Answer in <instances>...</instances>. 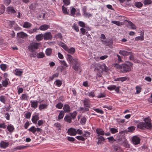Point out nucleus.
I'll return each mask as SVG.
<instances>
[{"mask_svg": "<svg viewBox=\"0 0 152 152\" xmlns=\"http://www.w3.org/2000/svg\"><path fill=\"white\" fill-rule=\"evenodd\" d=\"M145 123L140 122L137 125L138 128L142 129H151L152 128V126L151 123V120L149 117L145 118L144 119Z\"/></svg>", "mask_w": 152, "mask_h": 152, "instance_id": "nucleus-1", "label": "nucleus"}, {"mask_svg": "<svg viewBox=\"0 0 152 152\" xmlns=\"http://www.w3.org/2000/svg\"><path fill=\"white\" fill-rule=\"evenodd\" d=\"M133 64L130 62L122 64V69L123 71H121L122 73H126L130 72L132 69Z\"/></svg>", "mask_w": 152, "mask_h": 152, "instance_id": "nucleus-2", "label": "nucleus"}, {"mask_svg": "<svg viewBox=\"0 0 152 152\" xmlns=\"http://www.w3.org/2000/svg\"><path fill=\"white\" fill-rule=\"evenodd\" d=\"M40 44L36 42L31 43L28 47L29 50L31 52H33L39 48Z\"/></svg>", "mask_w": 152, "mask_h": 152, "instance_id": "nucleus-3", "label": "nucleus"}, {"mask_svg": "<svg viewBox=\"0 0 152 152\" xmlns=\"http://www.w3.org/2000/svg\"><path fill=\"white\" fill-rule=\"evenodd\" d=\"M72 64V68L76 71L80 69V63L79 60L76 58H75L73 60Z\"/></svg>", "mask_w": 152, "mask_h": 152, "instance_id": "nucleus-4", "label": "nucleus"}, {"mask_svg": "<svg viewBox=\"0 0 152 152\" xmlns=\"http://www.w3.org/2000/svg\"><path fill=\"white\" fill-rule=\"evenodd\" d=\"M67 132L70 135L75 136L77 134V130L71 128L68 130Z\"/></svg>", "mask_w": 152, "mask_h": 152, "instance_id": "nucleus-5", "label": "nucleus"}, {"mask_svg": "<svg viewBox=\"0 0 152 152\" xmlns=\"http://www.w3.org/2000/svg\"><path fill=\"white\" fill-rule=\"evenodd\" d=\"M86 7L85 6L84 7L82 8V10L83 11V15L85 17H91L92 15L89 13L87 12L86 11Z\"/></svg>", "mask_w": 152, "mask_h": 152, "instance_id": "nucleus-6", "label": "nucleus"}, {"mask_svg": "<svg viewBox=\"0 0 152 152\" xmlns=\"http://www.w3.org/2000/svg\"><path fill=\"white\" fill-rule=\"evenodd\" d=\"M108 90L110 91H112L115 90V91L118 93L119 92V87H116V86L114 85H111L108 86L107 88Z\"/></svg>", "mask_w": 152, "mask_h": 152, "instance_id": "nucleus-7", "label": "nucleus"}, {"mask_svg": "<svg viewBox=\"0 0 152 152\" xmlns=\"http://www.w3.org/2000/svg\"><path fill=\"white\" fill-rule=\"evenodd\" d=\"M140 138L136 136H134L132 137V141L133 143L135 145H137L140 142Z\"/></svg>", "mask_w": 152, "mask_h": 152, "instance_id": "nucleus-8", "label": "nucleus"}, {"mask_svg": "<svg viewBox=\"0 0 152 152\" xmlns=\"http://www.w3.org/2000/svg\"><path fill=\"white\" fill-rule=\"evenodd\" d=\"M96 139L98 140L97 142V143L98 145L101 144L103 141L105 140L104 138L102 136L98 135L96 137Z\"/></svg>", "mask_w": 152, "mask_h": 152, "instance_id": "nucleus-9", "label": "nucleus"}, {"mask_svg": "<svg viewBox=\"0 0 152 152\" xmlns=\"http://www.w3.org/2000/svg\"><path fill=\"white\" fill-rule=\"evenodd\" d=\"M30 103L32 108L36 109L37 107L39 102L37 100H31L30 101Z\"/></svg>", "mask_w": 152, "mask_h": 152, "instance_id": "nucleus-10", "label": "nucleus"}, {"mask_svg": "<svg viewBox=\"0 0 152 152\" xmlns=\"http://www.w3.org/2000/svg\"><path fill=\"white\" fill-rule=\"evenodd\" d=\"M43 36L45 40H50L52 37V36L50 32L45 33Z\"/></svg>", "mask_w": 152, "mask_h": 152, "instance_id": "nucleus-11", "label": "nucleus"}, {"mask_svg": "<svg viewBox=\"0 0 152 152\" xmlns=\"http://www.w3.org/2000/svg\"><path fill=\"white\" fill-rule=\"evenodd\" d=\"M99 67L102 70V71L104 72H107L109 70L105 64H103L100 65Z\"/></svg>", "mask_w": 152, "mask_h": 152, "instance_id": "nucleus-12", "label": "nucleus"}, {"mask_svg": "<svg viewBox=\"0 0 152 152\" xmlns=\"http://www.w3.org/2000/svg\"><path fill=\"white\" fill-rule=\"evenodd\" d=\"M9 145L8 142H6L4 141H1L0 143V147L1 148L5 149Z\"/></svg>", "mask_w": 152, "mask_h": 152, "instance_id": "nucleus-13", "label": "nucleus"}, {"mask_svg": "<svg viewBox=\"0 0 152 152\" xmlns=\"http://www.w3.org/2000/svg\"><path fill=\"white\" fill-rule=\"evenodd\" d=\"M17 35L18 37L19 38H24L28 36L27 34L23 32L18 33Z\"/></svg>", "mask_w": 152, "mask_h": 152, "instance_id": "nucleus-14", "label": "nucleus"}, {"mask_svg": "<svg viewBox=\"0 0 152 152\" xmlns=\"http://www.w3.org/2000/svg\"><path fill=\"white\" fill-rule=\"evenodd\" d=\"M96 132L98 135L103 136L104 135L105 132L101 128H97L96 130Z\"/></svg>", "mask_w": 152, "mask_h": 152, "instance_id": "nucleus-15", "label": "nucleus"}, {"mask_svg": "<svg viewBox=\"0 0 152 152\" xmlns=\"http://www.w3.org/2000/svg\"><path fill=\"white\" fill-rule=\"evenodd\" d=\"M7 11L9 14L15 13L16 12V11L14 9L13 7H8L7 9Z\"/></svg>", "mask_w": 152, "mask_h": 152, "instance_id": "nucleus-16", "label": "nucleus"}, {"mask_svg": "<svg viewBox=\"0 0 152 152\" xmlns=\"http://www.w3.org/2000/svg\"><path fill=\"white\" fill-rule=\"evenodd\" d=\"M131 52H128L125 50H120L119 52V54L124 56H128L131 54Z\"/></svg>", "mask_w": 152, "mask_h": 152, "instance_id": "nucleus-17", "label": "nucleus"}, {"mask_svg": "<svg viewBox=\"0 0 152 152\" xmlns=\"http://www.w3.org/2000/svg\"><path fill=\"white\" fill-rule=\"evenodd\" d=\"M49 27L50 26L49 25L44 24L40 26L39 29L41 30L45 31L48 29Z\"/></svg>", "mask_w": 152, "mask_h": 152, "instance_id": "nucleus-18", "label": "nucleus"}, {"mask_svg": "<svg viewBox=\"0 0 152 152\" xmlns=\"http://www.w3.org/2000/svg\"><path fill=\"white\" fill-rule=\"evenodd\" d=\"M15 75L18 76H20L22 75L23 72L19 69H17L15 71Z\"/></svg>", "mask_w": 152, "mask_h": 152, "instance_id": "nucleus-19", "label": "nucleus"}, {"mask_svg": "<svg viewBox=\"0 0 152 152\" xmlns=\"http://www.w3.org/2000/svg\"><path fill=\"white\" fill-rule=\"evenodd\" d=\"M31 26V24L27 21L24 22L23 25V27L24 28H29Z\"/></svg>", "mask_w": 152, "mask_h": 152, "instance_id": "nucleus-20", "label": "nucleus"}, {"mask_svg": "<svg viewBox=\"0 0 152 152\" xmlns=\"http://www.w3.org/2000/svg\"><path fill=\"white\" fill-rule=\"evenodd\" d=\"M63 109L65 113H69L70 111V108L68 104H65L64 105Z\"/></svg>", "mask_w": 152, "mask_h": 152, "instance_id": "nucleus-21", "label": "nucleus"}, {"mask_svg": "<svg viewBox=\"0 0 152 152\" xmlns=\"http://www.w3.org/2000/svg\"><path fill=\"white\" fill-rule=\"evenodd\" d=\"M39 119V117L38 115H36L32 116L31 120L33 123L36 124L37 123Z\"/></svg>", "mask_w": 152, "mask_h": 152, "instance_id": "nucleus-22", "label": "nucleus"}, {"mask_svg": "<svg viewBox=\"0 0 152 152\" xmlns=\"http://www.w3.org/2000/svg\"><path fill=\"white\" fill-rule=\"evenodd\" d=\"M83 103L84 104V105L86 107H89L90 106V103L89 100L88 99H86L83 101Z\"/></svg>", "mask_w": 152, "mask_h": 152, "instance_id": "nucleus-23", "label": "nucleus"}, {"mask_svg": "<svg viewBox=\"0 0 152 152\" xmlns=\"http://www.w3.org/2000/svg\"><path fill=\"white\" fill-rule=\"evenodd\" d=\"M48 105L46 104H42L39 106V109L40 111L46 109L47 108Z\"/></svg>", "mask_w": 152, "mask_h": 152, "instance_id": "nucleus-24", "label": "nucleus"}, {"mask_svg": "<svg viewBox=\"0 0 152 152\" xmlns=\"http://www.w3.org/2000/svg\"><path fill=\"white\" fill-rule=\"evenodd\" d=\"M127 78V77L125 76L123 77L117 78L115 79V81H121L123 82L126 80Z\"/></svg>", "mask_w": 152, "mask_h": 152, "instance_id": "nucleus-25", "label": "nucleus"}, {"mask_svg": "<svg viewBox=\"0 0 152 152\" xmlns=\"http://www.w3.org/2000/svg\"><path fill=\"white\" fill-rule=\"evenodd\" d=\"M114 151L117 152H122L121 148L118 145H114L113 146Z\"/></svg>", "mask_w": 152, "mask_h": 152, "instance_id": "nucleus-26", "label": "nucleus"}, {"mask_svg": "<svg viewBox=\"0 0 152 152\" xmlns=\"http://www.w3.org/2000/svg\"><path fill=\"white\" fill-rule=\"evenodd\" d=\"M43 35L41 34L37 35L35 38L37 40L39 41L43 39Z\"/></svg>", "mask_w": 152, "mask_h": 152, "instance_id": "nucleus-27", "label": "nucleus"}, {"mask_svg": "<svg viewBox=\"0 0 152 152\" xmlns=\"http://www.w3.org/2000/svg\"><path fill=\"white\" fill-rule=\"evenodd\" d=\"M8 79L6 78L4 80H2V84L3 86L4 87H6L8 84Z\"/></svg>", "mask_w": 152, "mask_h": 152, "instance_id": "nucleus-28", "label": "nucleus"}, {"mask_svg": "<svg viewBox=\"0 0 152 152\" xmlns=\"http://www.w3.org/2000/svg\"><path fill=\"white\" fill-rule=\"evenodd\" d=\"M142 151L144 152H148L149 149L148 147L145 145H144L142 147Z\"/></svg>", "mask_w": 152, "mask_h": 152, "instance_id": "nucleus-29", "label": "nucleus"}, {"mask_svg": "<svg viewBox=\"0 0 152 152\" xmlns=\"http://www.w3.org/2000/svg\"><path fill=\"white\" fill-rule=\"evenodd\" d=\"M71 116L69 115H66L64 118L65 121L69 123L71 122Z\"/></svg>", "mask_w": 152, "mask_h": 152, "instance_id": "nucleus-30", "label": "nucleus"}, {"mask_svg": "<svg viewBox=\"0 0 152 152\" xmlns=\"http://www.w3.org/2000/svg\"><path fill=\"white\" fill-rule=\"evenodd\" d=\"M128 25L130 26L131 28L132 29H135L136 28V26L132 22L129 21L128 22Z\"/></svg>", "mask_w": 152, "mask_h": 152, "instance_id": "nucleus-31", "label": "nucleus"}, {"mask_svg": "<svg viewBox=\"0 0 152 152\" xmlns=\"http://www.w3.org/2000/svg\"><path fill=\"white\" fill-rule=\"evenodd\" d=\"M7 129L10 132H13V131L14 129V126L11 125H8L7 126Z\"/></svg>", "mask_w": 152, "mask_h": 152, "instance_id": "nucleus-32", "label": "nucleus"}, {"mask_svg": "<svg viewBox=\"0 0 152 152\" xmlns=\"http://www.w3.org/2000/svg\"><path fill=\"white\" fill-rule=\"evenodd\" d=\"M52 53V50L50 48L47 49L45 51L46 54L47 56H50L51 55Z\"/></svg>", "mask_w": 152, "mask_h": 152, "instance_id": "nucleus-33", "label": "nucleus"}, {"mask_svg": "<svg viewBox=\"0 0 152 152\" xmlns=\"http://www.w3.org/2000/svg\"><path fill=\"white\" fill-rule=\"evenodd\" d=\"M67 59L69 61V62L70 63H73V59L72 56L69 54L67 55Z\"/></svg>", "mask_w": 152, "mask_h": 152, "instance_id": "nucleus-34", "label": "nucleus"}, {"mask_svg": "<svg viewBox=\"0 0 152 152\" xmlns=\"http://www.w3.org/2000/svg\"><path fill=\"white\" fill-rule=\"evenodd\" d=\"M27 147V146L24 145H20L14 148L16 150H21L24 149Z\"/></svg>", "mask_w": 152, "mask_h": 152, "instance_id": "nucleus-35", "label": "nucleus"}, {"mask_svg": "<svg viewBox=\"0 0 152 152\" xmlns=\"http://www.w3.org/2000/svg\"><path fill=\"white\" fill-rule=\"evenodd\" d=\"M84 134H83V136L84 137H86V139H87V137H89L90 136V133L88 131H84Z\"/></svg>", "mask_w": 152, "mask_h": 152, "instance_id": "nucleus-36", "label": "nucleus"}, {"mask_svg": "<svg viewBox=\"0 0 152 152\" xmlns=\"http://www.w3.org/2000/svg\"><path fill=\"white\" fill-rule=\"evenodd\" d=\"M64 115V112L63 111H61L60 112L58 117V119H62Z\"/></svg>", "mask_w": 152, "mask_h": 152, "instance_id": "nucleus-37", "label": "nucleus"}, {"mask_svg": "<svg viewBox=\"0 0 152 152\" xmlns=\"http://www.w3.org/2000/svg\"><path fill=\"white\" fill-rule=\"evenodd\" d=\"M113 66L117 69H122V64L119 65L117 64H114L113 65Z\"/></svg>", "mask_w": 152, "mask_h": 152, "instance_id": "nucleus-38", "label": "nucleus"}, {"mask_svg": "<svg viewBox=\"0 0 152 152\" xmlns=\"http://www.w3.org/2000/svg\"><path fill=\"white\" fill-rule=\"evenodd\" d=\"M70 116H71L72 119H74L75 117L77 115V112L76 111H74L72 113H70Z\"/></svg>", "mask_w": 152, "mask_h": 152, "instance_id": "nucleus-39", "label": "nucleus"}, {"mask_svg": "<svg viewBox=\"0 0 152 152\" xmlns=\"http://www.w3.org/2000/svg\"><path fill=\"white\" fill-rule=\"evenodd\" d=\"M28 97L26 94H23L20 97V99L22 100H27Z\"/></svg>", "mask_w": 152, "mask_h": 152, "instance_id": "nucleus-40", "label": "nucleus"}, {"mask_svg": "<svg viewBox=\"0 0 152 152\" xmlns=\"http://www.w3.org/2000/svg\"><path fill=\"white\" fill-rule=\"evenodd\" d=\"M28 130L29 131L31 132L34 134L36 132L35 127L34 126L28 129Z\"/></svg>", "mask_w": 152, "mask_h": 152, "instance_id": "nucleus-41", "label": "nucleus"}, {"mask_svg": "<svg viewBox=\"0 0 152 152\" xmlns=\"http://www.w3.org/2000/svg\"><path fill=\"white\" fill-rule=\"evenodd\" d=\"M69 53L71 54H73L75 52V49L73 48H69L67 51Z\"/></svg>", "mask_w": 152, "mask_h": 152, "instance_id": "nucleus-42", "label": "nucleus"}, {"mask_svg": "<svg viewBox=\"0 0 152 152\" xmlns=\"http://www.w3.org/2000/svg\"><path fill=\"white\" fill-rule=\"evenodd\" d=\"M72 28L74 29L76 31L78 32L79 31V27L76 25V24L74 23L72 26Z\"/></svg>", "mask_w": 152, "mask_h": 152, "instance_id": "nucleus-43", "label": "nucleus"}, {"mask_svg": "<svg viewBox=\"0 0 152 152\" xmlns=\"http://www.w3.org/2000/svg\"><path fill=\"white\" fill-rule=\"evenodd\" d=\"M76 138L77 140L83 141H84L86 140V139L84 137L81 136H77L76 137Z\"/></svg>", "mask_w": 152, "mask_h": 152, "instance_id": "nucleus-44", "label": "nucleus"}, {"mask_svg": "<svg viewBox=\"0 0 152 152\" xmlns=\"http://www.w3.org/2000/svg\"><path fill=\"white\" fill-rule=\"evenodd\" d=\"M152 2L151 0H144L143 3L145 5H147L150 4Z\"/></svg>", "mask_w": 152, "mask_h": 152, "instance_id": "nucleus-45", "label": "nucleus"}, {"mask_svg": "<svg viewBox=\"0 0 152 152\" xmlns=\"http://www.w3.org/2000/svg\"><path fill=\"white\" fill-rule=\"evenodd\" d=\"M45 55L43 53L40 52L37 54V57L38 58H41L44 57Z\"/></svg>", "mask_w": 152, "mask_h": 152, "instance_id": "nucleus-46", "label": "nucleus"}, {"mask_svg": "<svg viewBox=\"0 0 152 152\" xmlns=\"http://www.w3.org/2000/svg\"><path fill=\"white\" fill-rule=\"evenodd\" d=\"M107 139L108 140L109 142L111 143H113L114 141H115L113 136L107 137Z\"/></svg>", "mask_w": 152, "mask_h": 152, "instance_id": "nucleus-47", "label": "nucleus"}, {"mask_svg": "<svg viewBox=\"0 0 152 152\" xmlns=\"http://www.w3.org/2000/svg\"><path fill=\"white\" fill-rule=\"evenodd\" d=\"M134 5L138 8H140L142 6V4L140 2H135Z\"/></svg>", "mask_w": 152, "mask_h": 152, "instance_id": "nucleus-48", "label": "nucleus"}, {"mask_svg": "<svg viewBox=\"0 0 152 152\" xmlns=\"http://www.w3.org/2000/svg\"><path fill=\"white\" fill-rule=\"evenodd\" d=\"M54 126L56 127L58 130L61 129V125L60 124L58 123H57L54 124Z\"/></svg>", "mask_w": 152, "mask_h": 152, "instance_id": "nucleus-49", "label": "nucleus"}, {"mask_svg": "<svg viewBox=\"0 0 152 152\" xmlns=\"http://www.w3.org/2000/svg\"><path fill=\"white\" fill-rule=\"evenodd\" d=\"M110 132L112 134H115L118 132V130L114 128H111L110 129Z\"/></svg>", "mask_w": 152, "mask_h": 152, "instance_id": "nucleus-50", "label": "nucleus"}, {"mask_svg": "<svg viewBox=\"0 0 152 152\" xmlns=\"http://www.w3.org/2000/svg\"><path fill=\"white\" fill-rule=\"evenodd\" d=\"M60 61L61 64L63 65L64 67V68H66L68 67V65H67L66 63L64 61Z\"/></svg>", "mask_w": 152, "mask_h": 152, "instance_id": "nucleus-51", "label": "nucleus"}, {"mask_svg": "<svg viewBox=\"0 0 152 152\" xmlns=\"http://www.w3.org/2000/svg\"><path fill=\"white\" fill-rule=\"evenodd\" d=\"M63 106V104L61 102L58 103L56 105V107L59 109H61Z\"/></svg>", "mask_w": 152, "mask_h": 152, "instance_id": "nucleus-52", "label": "nucleus"}, {"mask_svg": "<svg viewBox=\"0 0 152 152\" xmlns=\"http://www.w3.org/2000/svg\"><path fill=\"white\" fill-rule=\"evenodd\" d=\"M76 10L74 7H72L70 12V15H74L76 12Z\"/></svg>", "mask_w": 152, "mask_h": 152, "instance_id": "nucleus-53", "label": "nucleus"}, {"mask_svg": "<svg viewBox=\"0 0 152 152\" xmlns=\"http://www.w3.org/2000/svg\"><path fill=\"white\" fill-rule=\"evenodd\" d=\"M55 83H56V85L58 86H60L62 84V82L61 81L59 80H57L55 82Z\"/></svg>", "mask_w": 152, "mask_h": 152, "instance_id": "nucleus-54", "label": "nucleus"}, {"mask_svg": "<svg viewBox=\"0 0 152 152\" xmlns=\"http://www.w3.org/2000/svg\"><path fill=\"white\" fill-rule=\"evenodd\" d=\"M136 93L137 94L140 93L141 91V87L139 86H137L136 87Z\"/></svg>", "mask_w": 152, "mask_h": 152, "instance_id": "nucleus-55", "label": "nucleus"}, {"mask_svg": "<svg viewBox=\"0 0 152 152\" xmlns=\"http://www.w3.org/2000/svg\"><path fill=\"white\" fill-rule=\"evenodd\" d=\"M93 110H94L97 113L100 114H103V111L102 110L99 109L98 108L93 109Z\"/></svg>", "mask_w": 152, "mask_h": 152, "instance_id": "nucleus-56", "label": "nucleus"}, {"mask_svg": "<svg viewBox=\"0 0 152 152\" xmlns=\"http://www.w3.org/2000/svg\"><path fill=\"white\" fill-rule=\"evenodd\" d=\"M128 131L129 132H132L135 130V127L134 126H131L128 128Z\"/></svg>", "mask_w": 152, "mask_h": 152, "instance_id": "nucleus-57", "label": "nucleus"}, {"mask_svg": "<svg viewBox=\"0 0 152 152\" xmlns=\"http://www.w3.org/2000/svg\"><path fill=\"white\" fill-rule=\"evenodd\" d=\"M31 113L29 112H28L25 113V117L27 118H29L31 116Z\"/></svg>", "mask_w": 152, "mask_h": 152, "instance_id": "nucleus-58", "label": "nucleus"}, {"mask_svg": "<svg viewBox=\"0 0 152 152\" xmlns=\"http://www.w3.org/2000/svg\"><path fill=\"white\" fill-rule=\"evenodd\" d=\"M0 101L2 102L5 104V100L4 96L2 95L0 96Z\"/></svg>", "mask_w": 152, "mask_h": 152, "instance_id": "nucleus-59", "label": "nucleus"}, {"mask_svg": "<svg viewBox=\"0 0 152 152\" xmlns=\"http://www.w3.org/2000/svg\"><path fill=\"white\" fill-rule=\"evenodd\" d=\"M62 11L65 14H68L69 13L67 11V9L66 7H65L64 6H62Z\"/></svg>", "mask_w": 152, "mask_h": 152, "instance_id": "nucleus-60", "label": "nucleus"}, {"mask_svg": "<svg viewBox=\"0 0 152 152\" xmlns=\"http://www.w3.org/2000/svg\"><path fill=\"white\" fill-rule=\"evenodd\" d=\"M79 25L82 27V28H84L85 27V23L83 21H80L78 23Z\"/></svg>", "mask_w": 152, "mask_h": 152, "instance_id": "nucleus-61", "label": "nucleus"}, {"mask_svg": "<svg viewBox=\"0 0 152 152\" xmlns=\"http://www.w3.org/2000/svg\"><path fill=\"white\" fill-rule=\"evenodd\" d=\"M113 43V41L112 40L110 39L109 40V41H107V44L106 45V46H110V45H111Z\"/></svg>", "mask_w": 152, "mask_h": 152, "instance_id": "nucleus-62", "label": "nucleus"}, {"mask_svg": "<svg viewBox=\"0 0 152 152\" xmlns=\"http://www.w3.org/2000/svg\"><path fill=\"white\" fill-rule=\"evenodd\" d=\"M86 119L85 117H83L81 118L80 123L81 124H84L86 122Z\"/></svg>", "mask_w": 152, "mask_h": 152, "instance_id": "nucleus-63", "label": "nucleus"}, {"mask_svg": "<svg viewBox=\"0 0 152 152\" xmlns=\"http://www.w3.org/2000/svg\"><path fill=\"white\" fill-rule=\"evenodd\" d=\"M0 67L3 70H5L7 68V66L5 64H1L0 65Z\"/></svg>", "mask_w": 152, "mask_h": 152, "instance_id": "nucleus-64", "label": "nucleus"}]
</instances>
